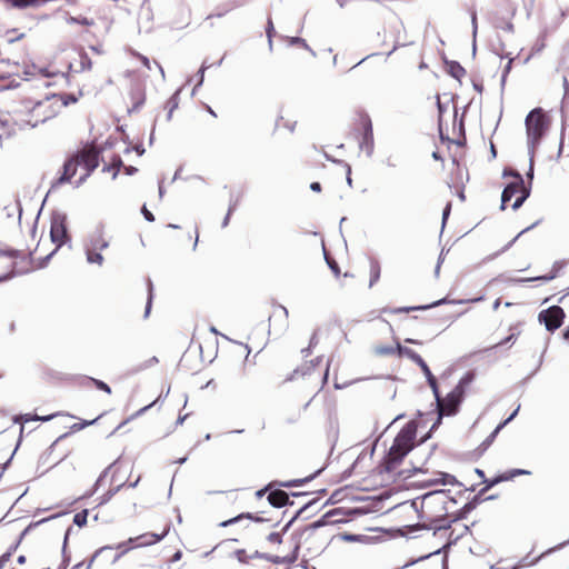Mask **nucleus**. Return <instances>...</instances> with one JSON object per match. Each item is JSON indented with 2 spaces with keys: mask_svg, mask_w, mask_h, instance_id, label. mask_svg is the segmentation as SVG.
<instances>
[{
  "mask_svg": "<svg viewBox=\"0 0 569 569\" xmlns=\"http://www.w3.org/2000/svg\"><path fill=\"white\" fill-rule=\"evenodd\" d=\"M99 166V151L94 146H86L82 150L77 152L73 157L66 161L63 166L62 176L52 183V188L58 187L63 182H68L76 176L78 168L84 172L76 182V187L81 186L91 172Z\"/></svg>",
  "mask_w": 569,
  "mask_h": 569,
  "instance_id": "1",
  "label": "nucleus"
},
{
  "mask_svg": "<svg viewBox=\"0 0 569 569\" xmlns=\"http://www.w3.org/2000/svg\"><path fill=\"white\" fill-rule=\"evenodd\" d=\"M68 104L69 101H63L60 94H50L36 102L28 101L26 108L29 110V117L26 119V123L34 128L57 116Z\"/></svg>",
  "mask_w": 569,
  "mask_h": 569,
  "instance_id": "2",
  "label": "nucleus"
},
{
  "mask_svg": "<svg viewBox=\"0 0 569 569\" xmlns=\"http://www.w3.org/2000/svg\"><path fill=\"white\" fill-rule=\"evenodd\" d=\"M416 421H409L397 435L387 456L388 469L399 463L413 448L417 436Z\"/></svg>",
  "mask_w": 569,
  "mask_h": 569,
  "instance_id": "3",
  "label": "nucleus"
},
{
  "mask_svg": "<svg viewBox=\"0 0 569 569\" xmlns=\"http://www.w3.org/2000/svg\"><path fill=\"white\" fill-rule=\"evenodd\" d=\"M548 129V120L542 109L531 110L526 118L528 153L535 156V149Z\"/></svg>",
  "mask_w": 569,
  "mask_h": 569,
  "instance_id": "4",
  "label": "nucleus"
},
{
  "mask_svg": "<svg viewBox=\"0 0 569 569\" xmlns=\"http://www.w3.org/2000/svg\"><path fill=\"white\" fill-rule=\"evenodd\" d=\"M50 238L52 243L56 244V248L46 257V261L50 260V258L57 252V250L69 240L66 213L54 212L52 214L50 226Z\"/></svg>",
  "mask_w": 569,
  "mask_h": 569,
  "instance_id": "5",
  "label": "nucleus"
},
{
  "mask_svg": "<svg viewBox=\"0 0 569 569\" xmlns=\"http://www.w3.org/2000/svg\"><path fill=\"white\" fill-rule=\"evenodd\" d=\"M446 490H435L426 493L422 498V507L439 512L437 518L441 519L446 516L449 507L448 503H455Z\"/></svg>",
  "mask_w": 569,
  "mask_h": 569,
  "instance_id": "6",
  "label": "nucleus"
},
{
  "mask_svg": "<svg viewBox=\"0 0 569 569\" xmlns=\"http://www.w3.org/2000/svg\"><path fill=\"white\" fill-rule=\"evenodd\" d=\"M538 319L540 322L545 323L548 331L553 332L562 325L565 311L559 306H552L540 311Z\"/></svg>",
  "mask_w": 569,
  "mask_h": 569,
  "instance_id": "7",
  "label": "nucleus"
},
{
  "mask_svg": "<svg viewBox=\"0 0 569 569\" xmlns=\"http://www.w3.org/2000/svg\"><path fill=\"white\" fill-rule=\"evenodd\" d=\"M169 531H170V526L167 525L164 530L160 535L151 533V532L143 533L138 537L130 538L126 543H120L118 546V548H122L126 545H130L129 547H127L124 549V550H128L130 548H136V547L151 546V545H154V543L161 541L169 533Z\"/></svg>",
  "mask_w": 569,
  "mask_h": 569,
  "instance_id": "8",
  "label": "nucleus"
},
{
  "mask_svg": "<svg viewBox=\"0 0 569 569\" xmlns=\"http://www.w3.org/2000/svg\"><path fill=\"white\" fill-rule=\"evenodd\" d=\"M461 402L462 400L451 392H449L445 398L438 397L437 409L439 420H441L443 416H455L458 412Z\"/></svg>",
  "mask_w": 569,
  "mask_h": 569,
  "instance_id": "9",
  "label": "nucleus"
},
{
  "mask_svg": "<svg viewBox=\"0 0 569 569\" xmlns=\"http://www.w3.org/2000/svg\"><path fill=\"white\" fill-rule=\"evenodd\" d=\"M505 176H511L516 178L517 181L507 184L501 194V209L506 208V203L511 200V198L522 190L525 186L523 179L518 171H505Z\"/></svg>",
  "mask_w": 569,
  "mask_h": 569,
  "instance_id": "10",
  "label": "nucleus"
},
{
  "mask_svg": "<svg viewBox=\"0 0 569 569\" xmlns=\"http://www.w3.org/2000/svg\"><path fill=\"white\" fill-rule=\"evenodd\" d=\"M109 247V240L104 237L103 228L99 227L84 240L83 249L104 250Z\"/></svg>",
  "mask_w": 569,
  "mask_h": 569,
  "instance_id": "11",
  "label": "nucleus"
},
{
  "mask_svg": "<svg viewBox=\"0 0 569 569\" xmlns=\"http://www.w3.org/2000/svg\"><path fill=\"white\" fill-rule=\"evenodd\" d=\"M475 372L468 371L463 375V377L459 380L457 386L451 391L452 395L458 397L460 400H463L467 388L475 380Z\"/></svg>",
  "mask_w": 569,
  "mask_h": 569,
  "instance_id": "12",
  "label": "nucleus"
},
{
  "mask_svg": "<svg viewBox=\"0 0 569 569\" xmlns=\"http://www.w3.org/2000/svg\"><path fill=\"white\" fill-rule=\"evenodd\" d=\"M360 148L366 150L368 156L372 154L373 151V132L371 122L368 121L365 126V132L362 137V141L360 142Z\"/></svg>",
  "mask_w": 569,
  "mask_h": 569,
  "instance_id": "13",
  "label": "nucleus"
},
{
  "mask_svg": "<svg viewBox=\"0 0 569 569\" xmlns=\"http://www.w3.org/2000/svg\"><path fill=\"white\" fill-rule=\"evenodd\" d=\"M268 501L276 508H281L289 502V496L282 490H273L268 495Z\"/></svg>",
  "mask_w": 569,
  "mask_h": 569,
  "instance_id": "14",
  "label": "nucleus"
},
{
  "mask_svg": "<svg viewBox=\"0 0 569 569\" xmlns=\"http://www.w3.org/2000/svg\"><path fill=\"white\" fill-rule=\"evenodd\" d=\"M565 266H566V262L563 260L555 261L553 264H552V271L549 274H545V276H540V277H533V278H528V279H520L519 281H521V282H525V281H538V280L550 281V280H552V279H555L557 277L558 272Z\"/></svg>",
  "mask_w": 569,
  "mask_h": 569,
  "instance_id": "15",
  "label": "nucleus"
},
{
  "mask_svg": "<svg viewBox=\"0 0 569 569\" xmlns=\"http://www.w3.org/2000/svg\"><path fill=\"white\" fill-rule=\"evenodd\" d=\"M520 475H530V471L528 470H525V469H512L510 470L509 472L505 473V475H501L499 476L498 478L491 480L487 488L486 489H489L491 488L492 486H495L496 483L500 482V481H508V480H511L512 478H515L516 476H520Z\"/></svg>",
  "mask_w": 569,
  "mask_h": 569,
  "instance_id": "16",
  "label": "nucleus"
},
{
  "mask_svg": "<svg viewBox=\"0 0 569 569\" xmlns=\"http://www.w3.org/2000/svg\"><path fill=\"white\" fill-rule=\"evenodd\" d=\"M101 250L84 249L86 260L90 264H98L101 267L104 262V258L100 252Z\"/></svg>",
  "mask_w": 569,
  "mask_h": 569,
  "instance_id": "17",
  "label": "nucleus"
},
{
  "mask_svg": "<svg viewBox=\"0 0 569 569\" xmlns=\"http://www.w3.org/2000/svg\"><path fill=\"white\" fill-rule=\"evenodd\" d=\"M397 355L399 357H407L416 363L421 359V357L416 351H413L410 348L401 346L399 342H397Z\"/></svg>",
  "mask_w": 569,
  "mask_h": 569,
  "instance_id": "18",
  "label": "nucleus"
},
{
  "mask_svg": "<svg viewBox=\"0 0 569 569\" xmlns=\"http://www.w3.org/2000/svg\"><path fill=\"white\" fill-rule=\"evenodd\" d=\"M380 279V266L379 262L373 260L370 263V281L369 287L371 288Z\"/></svg>",
  "mask_w": 569,
  "mask_h": 569,
  "instance_id": "19",
  "label": "nucleus"
},
{
  "mask_svg": "<svg viewBox=\"0 0 569 569\" xmlns=\"http://www.w3.org/2000/svg\"><path fill=\"white\" fill-rule=\"evenodd\" d=\"M234 556L238 559V561H240L242 563H248L253 558H261L262 557L258 551H256L252 555H247V552L244 550H242V549H239V550L234 551Z\"/></svg>",
  "mask_w": 569,
  "mask_h": 569,
  "instance_id": "20",
  "label": "nucleus"
},
{
  "mask_svg": "<svg viewBox=\"0 0 569 569\" xmlns=\"http://www.w3.org/2000/svg\"><path fill=\"white\" fill-rule=\"evenodd\" d=\"M447 302H448L447 299L443 298V299H440V300L433 302L430 306H423V307H402V308H398V309L392 310V312H409L411 310L427 309V308H431V307H437V306H440V305H443V303H447Z\"/></svg>",
  "mask_w": 569,
  "mask_h": 569,
  "instance_id": "21",
  "label": "nucleus"
},
{
  "mask_svg": "<svg viewBox=\"0 0 569 569\" xmlns=\"http://www.w3.org/2000/svg\"><path fill=\"white\" fill-rule=\"evenodd\" d=\"M455 485L457 483V479L455 476H451L449 473H440V478L433 479L430 481V485Z\"/></svg>",
  "mask_w": 569,
  "mask_h": 569,
  "instance_id": "22",
  "label": "nucleus"
},
{
  "mask_svg": "<svg viewBox=\"0 0 569 569\" xmlns=\"http://www.w3.org/2000/svg\"><path fill=\"white\" fill-rule=\"evenodd\" d=\"M520 192H521V196H519L512 204L513 210L519 209L522 206V203L526 201V199L530 196V186L522 187V190Z\"/></svg>",
  "mask_w": 569,
  "mask_h": 569,
  "instance_id": "23",
  "label": "nucleus"
},
{
  "mask_svg": "<svg viewBox=\"0 0 569 569\" xmlns=\"http://www.w3.org/2000/svg\"><path fill=\"white\" fill-rule=\"evenodd\" d=\"M375 353L378 356H391L397 353V346H377L375 347Z\"/></svg>",
  "mask_w": 569,
  "mask_h": 569,
  "instance_id": "24",
  "label": "nucleus"
},
{
  "mask_svg": "<svg viewBox=\"0 0 569 569\" xmlns=\"http://www.w3.org/2000/svg\"><path fill=\"white\" fill-rule=\"evenodd\" d=\"M297 550H298V547H296V550L292 555L286 556V557L276 556L271 559V561L273 563H292L297 560Z\"/></svg>",
  "mask_w": 569,
  "mask_h": 569,
  "instance_id": "25",
  "label": "nucleus"
},
{
  "mask_svg": "<svg viewBox=\"0 0 569 569\" xmlns=\"http://www.w3.org/2000/svg\"><path fill=\"white\" fill-rule=\"evenodd\" d=\"M124 486V483L118 485L117 487L108 490L104 495L100 497L99 505H104Z\"/></svg>",
  "mask_w": 569,
  "mask_h": 569,
  "instance_id": "26",
  "label": "nucleus"
},
{
  "mask_svg": "<svg viewBox=\"0 0 569 569\" xmlns=\"http://www.w3.org/2000/svg\"><path fill=\"white\" fill-rule=\"evenodd\" d=\"M289 44L290 46L300 44L302 48H305L306 50L310 51V53L313 57L316 56V52L308 46L306 40L300 38V37H291V38H289Z\"/></svg>",
  "mask_w": 569,
  "mask_h": 569,
  "instance_id": "27",
  "label": "nucleus"
},
{
  "mask_svg": "<svg viewBox=\"0 0 569 569\" xmlns=\"http://www.w3.org/2000/svg\"><path fill=\"white\" fill-rule=\"evenodd\" d=\"M211 67V64H208L206 61L202 63L200 70L198 71V82L196 84V87L193 88L192 90V94L196 93V89L200 86H202L203 83V79H204V72L207 69H209Z\"/></svg>",
  "mask_w": 569,
  "mask_h": 569,
  "instance_id": "28",
  "label": "nucleus"
},
{
  "mask_svg": "<svg viewBox=\"0 0 569 569\" xmlns=\"http://www.w3.org/2000/svg\"><path fill=\"white\" fill-rule=\"evenodd\" d=\"M450 73L453 78L460 80L466 74V70L459 63L455 62L450 68Z\"/></svg>",
  "mask_w": 569,
  "mask_h": 569,
  "instance_id": "29",
  "label": "nucleus"
},
{
  "mask_svg": "<svg viewBox=\"0 0 569 569\" xmlns=\"http://www.w3.org/2000/svg\"><path fill=\"white\" fill-rule=\"evenodd\" d=\"M87 517H88V510H83L81 512H78L73 517V522L78 527H82L87 523Z\"/></svg>",
  "mask_w": 569,
  "mask_h": 569,
  "instance_id": "30",
  "label": "nucleus"
},
{
  "mask_svg": "<svg viewBox=\"0 0 569 569\" xmlns=\"http://www.w3.org/2000/svg\"><path fill=\"white\" fill-rule=\"evenodd\" d=\"M316 475L311 476V477H307L305 479H297V480H291V481H287V482H282L281 486L282 487H287V488H291V487H298L307 481H309L310 479H312Z\"/></svg>",
  "mask_w": 569,
  "mask_h": 569,
  "instance_id": "31",
  "label": "nucleus"
},
{
  "mask_svg": "<svg viewBox=\"0 0 569 569\" xmlns=\"http://www.w3.org/2000/svg\"><path fill=\"white\" fill-rule=\"evenodd\" d=\"M179 93L180 90L176 91L174 94L167 102V107L168 109H171V111H174L179 106Z\"/></svg>",
  "mask_w": 569,
  "mask_h": 569,
  "instance_id": "32",
  "label": "nucleus"
},
{
  "mask_svg": "<svg viewBox=\"0 0 569 569\" xmlns=\"http://www.w3.org/2000/svg\"><path fill=\"white\" fill-rule=\"evenodd\" d=\"M428 381V385L429 387L431 388L433 395H435V398H436V402L438 401V397H440V393H439V389H438V383H437V380L435 378V376H430V378L427 379Z\"/></svg>",
  "mask_w": 569,
  "mask_h": 569,
  "instance_id": "33",
  "label": "nucleus"
},
{
  "mask_svg": "<svg viewBox=\"0 0 569 569\" xmlns=\"http://www.w3.org/2000/svg\"><path fill=\"white\" fill-rule=\"evenodd\" d=\"M243 518L251 519L252 517H251V515H250V513H246V515H244V513H242V515H239V516H237V517H234V518H232V519H229V520L222 521V522L220 523V527H227V526H229V525L236 523V522L240 521V520H241V519H243Z\"/></svg>",
  "mask_w": 569,
  "mask_h": 569,
  "instance_id": "34",
  "label": "nucleus"
},
{
  "mask_svg": "<svg viewBox=\"0 0 569 569\" xmlns=\"http://www.w3.org/2000/svg\"><path fill=\"white\" fill-rule=\"evenodd\" d=\"M12 553L10 551L0 557V569H12L9 567Z\"/></svg>",
  "mask_w": 569,
  "mask_h": 569,
  "instance_id": "35",
  "label": "nucleus"
},
{
  "mask_svg": "<svg viewBox=\"0 0 569 569\" xmlns=\"http://www.w3.org/2000/svg\"><path fill=\"white\" fill-rule=\"evenodd\" d=\"M536 224H537V222H536V223H533L532 226H530V227H528V228H526V229L521 230V231H520V232H519V233H518V234H517V236H516V237H515L510 242H508V243L502 248L501 252H503V251L508 250V249H509V248H510V247H511V246L517 241V239H518L520 236H522V234H523L525 232H527L528 230L532 229Z\"/></svg>",
  "mask_w": 569,
  "mask_h": 569,
  "instance_id": "36",
  "label": "nucleus"
},
{
  "mask_svg": "<svg viewBox=\"0 0 569 569\" xmlns=\"http://www.w3.org/2000/svg\"><path fill=\"white\" fill-rule=\"evenodd\" d=\"M236 207H237V203H236V202H231V203L229 204L228 212H227V214H226V217H224V219H223V221H222V224H221V226H222V228H226V227L229 224L231 213L234 211Z\"/></svg>",
  "mask_w": 569,
  "mask_h": 569,
  "instance_id": "37",
  "label": "nucleus"
},
{
  "mask_svg": "<svg viewBox=\"0 0 569 569\" xmlns=\"http://www.w3.org/2000/svg\"><path fill=\"white\" fill-rule=\"evenodd\" d=\"M91 380L98 389H100L109 395L111 393V389L106 382L98 380V379H91Z\"/></svg>",
  "mask_w": 569,
  "mask_h": 569,
  "instance_id": "38",
  "label": "nucleus"
},
{
  "mask_svg": "<svg viewBox=\"0 0 569 569\" xmlns=\"http://www.w3.org/2000/svg\"><path fill=\"white\" fill-rule=\"evenodd\" d=\"M417 365L421 368L422 372L425 373L426 376V379L430 378V376H433L428 367V365L426 363V361L421 358Z\"/></svg>",
  "mask_w": 569,
  "mask_h": 569,
  "instance_id": "39",
  "label": "nucleus"
},
{
  "mask_svg": "<svg viewBox=\"0 0 569 569\" xmlns=\"http://www.w3.org/2000/svg\"><path fill=\"white\" fill-rule=\"evenodd\" d=\"M151 301H152V283L151 281H149V296H148V301H147V306H146V311H144V317L147 318L150 313V309H151Z\"/></svg>",
  "mask_w": 569,
  "mask_h": 569,
  "instance_id": "40",
  "label": "nucleus"
},
{
  "mask_svg": "<svg viewBox=\"0 0 569 569\" xmlns=\"http://www.w3.org/2000/svg\"><path fill=\"white\" fill-rule=\"evenodd\" d=\"M505 427V423H499L496 429L490 433V436L487 438L486 442L490 443L493 441V439L497 437V435L500 432V430Z\"/></svg>",
  "mask_w": 569,
  "mask_h": 569,
  "instance_id": "41",
  "label": "nucleus"
},
{
  "mask_svg": "<svg viewBox=\"0 0 569 569\" xmlns=\"http://www.w3.org/2000/svg\"><path fill=\"white\" fill-rule=\"evenodd\" d=\"M512 61H513V58H509V60H508V62H507V64H506V67L503 69L502 77H501L502 84L505 83L506 78H507L508 73L510 72V70H511Z\"/></svg>",
  "mask_w": 569,
  "mask_h": 569,
  "instance_id": "42",
  "label": "nucleus"
},
{
  "mask_svg": "<svg viewBox=\"0 0 569 569\" xmlns=\"http://www.w3.org/2000/svg\"><path fill=\"white\" fill-rule=\"evenodd\" d=\"M533 157L529 156V169L527 172V178L530 180L529 186L531 187V180L533 179Z\"/></svg>",
  "mask_w": 569,
  "mask_h": 569,
  "instance_id": "43",
  "label": "nucleus"
},
{
  "mask_svg": "<svg viewBox=\"0 0 569 569\" xmlns=\"http://www.w3.org/2000/svg\"><path fill=\"white\" fill-rule=\"evenodd\" d=\"M272 32H273V24H272V21L269 20L268 21V28H267V37H268V40H269V47L272 48Z\"/></svg>",
  "mask_w": 569,
  "mask_h": 569,
  "instance_id": "44",
  "label": "nucleus"
},
{
  "mask_svg": "<svg viewBox=\"0 0 569 569\" xmlns=\"http://www.w3.org/2000/svg\"><path fill=\"white\" fill-rule=\"evenodd\" d=\"M277 313H279L280 316H282V317L284 318V320H287V318H288V310H287V308H286V307H283V306H279V307L274 310V312H273V317H276V316H277Z\"/></svg>",
  "mask_w": 569,
  "mask_h": 569,
  "instance_id": "45",
  "label": "nucleus"
},
{
  "mask_svg": "<svg viewBox=\"0 0 569 569\" xmlns=\"http://www.w3.org/2000/svg\"><path fill=\"white\" fill-rule=\"evenodd\" d=\"M141 212L144 216L146 220L150 222L154 221V216L146 208V206L142 207Z\"/></svg>",
  "mask_w": 569,
  "mask_h": 569,
  "instance_id": "46",
  "label": "nucleus"
},
{
  "mask_svg": "<svg viewBox=\"0 0 569 569\" xmlns=\"http://www.w3.org/2000/svg\"><path fill=\"white\" fill-rule=\"evenodd\" d=\"M450 209H451V204L450 203H448L446 206V208L443 209V212H442V226H445V223H446V221H447V219H448V217L450 214Z\"/></svg>",
  "mask_w": 569,
  "mask_h": 569,
  "instance_id": "47",
  "label": "nucleus"
},
{
  "mask_svg": "<svg viewBox=\"0 0 569 569\" xmlns=\"http://www.w3.org/2000/svg\"><path fill=\"white\" fill-rule=\"evenodd\" d=\"M159 401H160V398H157V399H156L153 402H151L150 405H148V406H146V407L141 408V409L136 413V416H140V415L144 413L147 410H149L152 406H154V405H156L157 402H159Z\"/></svg>",
  "mask_w": 569,
  "mask_h": 569,
  "instance_id": "48",
  "label": "nucleus"
},
{
  "mask_svg": "<svg viewBox=\"0 0 569 569\" xmlns=\"http://www.w3.org/2000/svg\"><path fill=\"white\" fill-rule=\"evenodd\" d=\"M268 540L271 541V542H281V538H280V535L277 533V532H271L269 536H268Z\"/></svg>",
  "mask_w": 569,
  "mask_h": 569,
  "instance_id": "49",
  "label": "nucleus"
},
{
  "mask_svg": "<svg viewBox=\"0 0 569 569\" xmlns=\"http://www.w3.org/2000/svg\"><path fill=\"white\" fill-rule=\"evenodd\" d=\"M62 97L63 101H69L70 103H74L77 101V98L73 94H60Z\"/></svg>",
  "mask_w": 569,
  "mask_h": 569,
  "instance_id": "50",
  "label": "nucleus"
},
{
  "mask_svg": "<svg viewBox=\"0 0 569 569\" xmlns=\"http://www.w3.org/2000/svg\"><path fill=\"white\" fill-rule=\"evenodd\" d=\"M209 330H210V332H212L213 335H220V336H221L222 338H224L226 340L231 341V342H234L232 339H230V338H229V337H227L226 335L220 333V332L217 330V328H216V327H213V326H211Z\"/></svg>",
  "mask_w": 569,
  "mask_h": 569,
  "instance_id": "51",
  "label": "nucleus"
},
{
  "mask_svg": "<svg viewBox=\"0 0 569 569\" xmlns=\"http://www.w3.org/2000/svg\"><path fill=\"white\" fill-rule=\"evenodd\" d=\"M519 409L520 406H518L517 409L513 412H511V415L502 423H505V426L508 425L517 416Z\"/></svg>",
  "mask_w": 569,
  "mask_h": 569,
  "instance_id": "52",
  "label": "nucleus"
},
{
  "mask_svg": "<svg viewBox=\"0 0 569 569\" xmlns=\"http://www.w3.org/2000/svg\"><path fill=\"white\" fill-rule=\"evenodd\" d=\"M471 21H472V27H473V37H476V33H477V16H476V12H472Z\"/></svg>",
  "mask_w": 569,
  "mask_h": 569,
  "instance_id": "53",
  "label": "nucleus"
},
{
  "mask_svg": "<svg viewBox=\"0 0 569 569\" xmlns=\"http://www.w3.org/2000/svg\"><path fill=\"white\" fill-rule=\"evenodd\" d=\"M22 272H23V271H18V272L12 271V272H11V273H9V274H6V276H3V277H0V281L8 280V279L12 278V277H13V276H16V274H21Z\"/></svg>",
  "mask_w": 569,
  "mask_h": 569,
  "instance_id": "54",
  "label": "nucleus"
},
{
  "mask_svg": "<svg viewBox=\"0 0 569 569\" xmlns=\"http://www.w3.org/2000/svg\"><path fill=\"white\" fill-rule=\"evenodd\" d=\"M347 168V183L351 186L352 179H351V167L349 164H346Z\"/></svg>",
  "mask_w": 569,
  "mask_h": 569,
  "instance_id": "55",
  "label": "nucleus"
},
{
  "mask_svg": "<svg viewBox=\"0 0 569 569\" xmlns=\"http://www.w3.org/2000/svg\"><path fill=\"white\" fill-rule=\"evenodd\" d=\"M310 189H311L312 191L319 192V191L321 190V186H320V183H319V182H312V183L310 184Z\"/></svg>",
  "mask_w": 569,
  "mask_h": 569,
  "instance_id": "56",
  "label": "nucleus"
},
{
  "mask_svg": "<svg viewBox=\"0 0 569 569\" xmlns=\"http://www.w3.org/2000/svg\"><path fill=\"white\" fill-rule=\"evenodd\" d=\"M551 551H553V549H549L548 551H546L545 553H542L541 556H539L538 558H536L533 561H531L529 565H535L547 553H550Z\"/></svg>",
  "mask_w": 569,
  "mask_h": 569,
  "instance_id": "57",
  "label": "nucleus"
},
{
  "mask_svg": "<svg viewBox=\"0 0 569 569\" xmlns=\"http://www.w3.org/2000/svg\"><path fill=\"white\" fill-rule=\"evenodd\" d=\"M70 22H78V23H83V24H89V21L87 19H83V20H78L76 18H70L69 20Z\"/></svg>",
  "mask_w": 569,
  "mask_h": 569,
  "instance_id": "58",
  "label": "nucleus"
},
{
  "mask_svg": "<svg viewBox=\"0 0 569 569\" xmlns=\"http://www.w3.org/2000/svg\"><path fill=\"white\" fill-rule=\"evenodd\" d=\"M267 490H268V488H263V489L258 490L257 493H256L257 497L258 498L263 497L266 495Z\"/></svg>",
  "mask_w": 569,
  "mask_h": 569,
  "instance_id": "59",
  "label": "nucleus"
},
{
  "mask_svg": "<svg viewBox=\"0 0 569 569\" xmlns=\"http://www.w3.org/2000/svg\"><path fill=\"white\" fill-rule=\"evenodd\" d=\"M141 61L148 69H150V61L147 57H141Z\"/></svg>",
  "mask_w": 569,
  "mask_h": 569,
  "instance_id": "60",
  "label": "nucleus"
},
{
  "mask_svg": "<svg viewBox=\"0 0 569 569\" xmlns=\"http://www.w3.org/2000/svg\"><path fill=\"white\" fill-rule=\"evenodd\" d=\"M284 126L289 129L290 132H293L296 122H292V123L286 122Z\"/></svg>",
  "mask_w": 569,
  "mask_h": 569,
  "instance_id": "61",
  "label": "nucleus"
},
{
  "mask_svg": "<svg viewBox=\"0 0 569 569\" xmlns=\"http://www.w3.org/2000/svg\"><path fill=\"white\" fill-rule=\"evenodd\" d=\"M96 420H97V419H93V420H91V421H83V422H81V427H82V428H84V427H87V426L93 425V423L96 422Z\"/></svg>",
  "mask_w": 569,
  "mask_h": 569,
  "instance_id": "62",
  "label": "nucleus"
},
{
  "mask_svg": "<svg viewBox=\"0 0 569 569\" xmlns=\"http://www.w3.org/2000/svg\"><path fill=\"white\" fill-rule=\"evenodd\" d=\"M187 417H188V415L180 416V417L178 418V420H177V423H178V425L183 423V421L186 420V418H187Z\"/></svg>",
  "mask_w": 569,
  "mask_h": 569,
  "instance_id": "63",
  "label": "nucleus"
},
{
  "mask_svg": "<svg viewBox=\"0 0 569 569\" xmlns=\"http://www.w3.org/2000/svg\"><path fill=\"white\" fill-rule=\"evenodd\" d=\"M563 337L566 340H569V327L566 329Z\"/></svg>",
  "mask_w": 569,
  "mask_h": 569,
  "instance_id": "64",
  "label": "nucleus"
}]
</instances>
